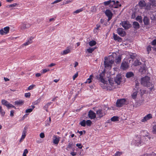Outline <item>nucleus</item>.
I'll return each mask as SVG.
<instances>
[{
    "label": "nucleus",
    "mask_w": 156,
    "mask_h": 156,
    "mask_svg": "<svg viewBox=\"0 0 156 156\" xmlns=\"http://www.w3.org/2000/svg\"><path fill=\"white\" fill-rule=\"evenodd\" d=\"M9 27H6L4 28V30L5 32V34H6L8 33L9 30Z\"/></svg>",
    "instance_id": "2f4dec72"
},
{
    "label": "nucleus",
    "mask_w": 156,
    "mask_h": 156,
    "mask_svg": "<svg viewBox=\"0 0 156 156\" xmlns=\"http://www.w3.org/2000/svg\"><path fill=\"white\" fill-rule=\"evenodd\" d=\"M113 38L115 40L119 42H121L122 41V39L121 37L117 34H115L114 33L113 34Z\"/></svg>",
    "instance_id": "2eb2a0df"
},
{
    "label": "nucleus",
    "mask_w": 156,
    "mask_h": 156,
    "mask_svg": "<svg viewBox=\"0 0 156 156\" xmlns=\"http://www.w3.org/2000/svg\"><path fill=\"white\" fill-rule=\"evenodd\" d=\"M111 2H114L113 1H112L111 0H109L105 2H104V5H105L107 6L108 5H110V3Z\"/></svg>",
    "instance_id": "473e14b6"
},
{
    "label": "nucleus",
    "mask_w": 156,
    "mask_h": 156,
    "mask_svg": "<svg viewBox=\"0 0 156 156\" xmlns=\"http://www.w3.org/2000/svg\"><path fill=\"white\" fill-rule=\"evenodd\" d=\"M105 67L106 69H110L112 68V64L114 63V61L110 59V58L105 57L104 58Z\"/></svg>",
    "instance_id": "f03ea898"
},
{
    "label": "nucleus",
    "mask_w": 156,
    "mask_h": 156,
    "mask_svg": "<svg viewBox=\"0 0 156 156\" xmlns=\"http://www.w3.org/2000/svg\"><path fill=\"white\" fill-rule=\"evenodd\" d=\"M136 86H135L136 88H138V87L139 86V83H138V82L137 81V82H136Z\"/></svg>",
    "instance_id": "69168bd1"
},
{
    "label": "nucleus",
    "mask_w": 156,
    "mask_h": 156,
    "mask_svg": "<svg viewBox=\"0 0 156 156\" xmlns=\"http://www.w3.org/2000/svg\"><path fill=\"white\" fill-rule=\"evenodd\" d=\"M143 21L145 25H148L149 24V21L148 18L146 16L144 17L143 19Z\"/></svg>",
    "instance_id": "dca6fc26"
},
{
    "label": "nucleus",
    "mask_w": 156,
    "mask_h": 156,
    "mask_svg": "<svg viewBox=\"0 0 156 156\" xmlns=\"http://www.w3.org/2000/svg\"><path fill=\"white\" fill-rule=\"evenodd\" d=\"M30 93H26L25 94V96L26 98H30Z\"/></svg>",
    "instance_id": "603ef678"
},
{
    "label": "nucleus",
    "mask_w": 156,
    "mask_h": 156,
    "mask_svg": "<svg viewBox=\"0 0 156 156\" xmlns=\"http://www.w3.org/2000/svg\"><path fill=\"white\" fill-rule=\"evenodd\" d=\"M91 82V80H90V78H88L87 79V81H86L85 82V83H90Z\"/></svg>",
    "instance_id": "338daca9"
},
{
    "label": "nucleus",
    "mask_w": 156,
    "mask_h": 156,
    "mask_svg": "<svg viewBox=\"0 0 156 156\" xmlns=\"http://www.w3.org/2000/svg\"><path fill=\"white\" fill-rule=\"evenodd\" d=\"M17 5V3H14L9 5V7H14Z\"/></svg>",
    "instance_id": "864d4df0"
},
{
    "label": "nucleus",
    "mask_w": 156,
    "mask_h": 156,
    "mask_svg": "<svg viewBox=\"0 0 156 156\" xmlns=\"http://www.w3.org/2000/svg\"><path fill=\"white\" fill-rule=\"evenodd\" d=\"M121 68L123 70L126 69L129 67L128 63L126 62H122L121 65Z\"/></svg>",
    "instance_id": "ddd939ff"
},
{
    "label": "nucleus",
    "mask_w": 156,
    "mask_h": 156,
    "mask_svg": "<svg viewBox=\"0 0 156 156\" xmlns=\"http://www.w3.org/2000/svg\"><path fill=\"white\" fill-rule=\"evenodd\" d=\"M151 3H148L146 5H145L146 8L145 9L147 10H150L151 8Z\"/></svg>",
    "instance_id": "f704fd0d"
},
{
    "label": "nucleus",
    "mask_w": 156,
    "mask_h": 156,
    "mask_svg": "<svg viewBox=\"0 0 156 156\" xmlns=\"http://www.w3.org/2000/svg\"><path fill=\"white\" fill-rule=\"evenodd\" d=\"M78 76V72H77L73 76V80H75V78L77 77Z\"/></svg>",
    "instance_id": "5fc2aeb1"
},
{
    "label": "nucleus",
    "mask_w": 156,
    "mask_h": 156,
    "mask_svg": "<svg viewBox=\"0 0 156 156\" xmlns=\"http://www.w3.org/2000/svg\"><path fill=\"white\" fill-rule=\"evenodd\" d=\"M32 108H29L26 110V113H30L32 111L33 109L35 108V106L34 105L31 106Z\"/></svg>",
    "instance_id": "a878e982"
},
{
    "label": "nucleus",
    "mask_w": 156,
    "mask_h": 156,
    "mask_svg": "<svg viewBox=\"0 0 156 156\" xmlns=\"http://www.w3.org/2000/svg\"><path fill=\"white\" fill-rule=\"evenodd\" d=\"M48 107L47 106V105H45L44 107V109L45 110H46V111H47V112H48Z\"/></svg>",
    "instance_id": "774afa93"
},
{
    "label": "nucleus",
    "mask_w": 156,
    "mask_h": 156,
    "mask_svg": "<svg viewBox=\"0 0 156 156\" xmlns=\"http://www.w3.org/2000/svg\"><path fill=\"white\" fill-rule=\"evenodd\" d=\"M6 107H7V108L9 109L11 108L14 107V106L12 104H10L9 103L7 105Z\"/></svg>",
    "instance_id": "de8ad7c7"
},
{
    "label": "nucleus",
    "mask_w": 156,
    "mask_h": 156,
    "mask_svg": "<svg viewBox=\"0 0 156 156\" xmlns=\"http://www.w3.org/2000/svg\"><path fill=\"white\" fill-rule=\"evenodd\" d=\"M151 47L150 46H148L147 47V49L148 52V54H149L150 51L151 50Z\"/></svg>",
    "instance_id": "8fccbe9b"
},
{
    "label": "nucleus",
    "mask_w": 156,
    "mask_h": 156,
    "mask_svg": "<svg viewBox=\"0 0 156 156\" xmlns=\"http://www.w3.org/2000/svg\"><path fill=\"white\" fill-rule=\"evenodd\" d=\"M122 78L120 75H117L114 78V80L112 79H110L108 80L109 83L112 86V88H116V85H119L122 81Z\"/></svg>",
    "instance_id": "f257e3e1"
},
{
    "label": "nucleus",
    "mask_w": 156,
    "mask_h": 156,
    "mask_svg": "<svg viewBox=\"0 0 156 156\" xmlns=\"http://www.w3.org/2000/svg\"><path fill=\"white\" fill-rule=\"evenodd\" d=\"M126 101V99L124 98L118 100L116 103V106L117 107H122L125 104Z\"/></svg>",
    "instance_id": "423d86ee"
},
{
    "label": "nucleus",
    "mask_w": 156,
    "mask_h": 156,
    "mask_svg": "<svg viewBox=\"0 0 156 156\" xmlns=\"http://www.w3.org/2000/svg\"><path fill=\"white\" fill-rule=\"evenodd\" d=\"M70 51V50L69 49H68L63 51L61 52V54L62 55H66Z\"/></svg>",
    "instance_id": "4be33fe9"
},
{
    "label": "nucleus",
    "mask_w": 156,
    "mask_h": 156,
    "mask_svg": "<svg viewBox=\"0 0 156 156\" xmlns=\"http://www.w3.org/2000/svg\"><path fill=\"white\" fill-rule=\"evenodd\" d=\"M51 117H50L49 118V120H48V122L46 124V126H49V125H50V123L51 122Z\"/></svg>",
    "instance_id": "4d7b16f0"
},
{
    "label": "nucleus",
    "mask_w": 156,
    "mask_h": 156,
    "mask_svg": "<svg viewBox=\"0 0 156 156\" xmlns=\"http://www.w3.org/2000/svg\"><path fill=\"white\" fill-rule=\"evenodd\" d=\"M145 70V68L144 66L143 67H141L139 69V71L141 73H143L144 71Z\"/></svg>",
    "instance_id": "79ce46f5"
},
{
    "label": "nucleus",
    "mask_w": 156,
    "mask_h": 156,
    "mask_svg": "<svg viewBox=\"0 0 156 156\" xmlns=\"http://www.w3.org/2000/svg\"><path fill=\"white\" fill-rule=\"evenodd\" d=\"M112 1H113L114 2H111L110 3L109 7L111 8H113L114 5H115V2L114 0H112Z\"/></svg>",
    "instance_id": "58836bf2"
},
{
    "label": "nucleus",
    "mask_w": 156,
    "mask_h": 156,
    "mask_svg": "<svg viewBox=\"0 0 156 156\" xmlns=\"http://www.w3.org/2000/svg\"><path fill=\"white\" fill-rule=\"evenodd\" d=\"M31 25L27 22L22 23L20 25V27L21 30H24L30 27Z\"/></svg>",
    "instance_id": "0eeeda50"
},
{
    "label": "nucleus",
    "mask_w": 156,
    "mask_h": 156,
    "mask_svg": "<svg viewBox=\"0 0 156 156\" xmlns=\"http://www.w3.org/2000/svg\"><path fill=\"white\" fill-rule=\"evenodd\" d=\"M105 13L106 16L108 17V21H109L112 18L113 16L112 12L110 9H107L105 10Z\"/></svg>",
    "instance_id": "6e6552de"
},
{
    "label": "nucleus",
    "mask_w": 156,
    "mask_h": 156,
    "mask_svg": "<svg viewBox=\"0 0 156 156\" xmlns=\"http://www.w3.org/2000/svg\"><path fill=\"white\" fill-rule=\"evenodd\" d=\"M14 110H11L10 111V116L11 117H12L14 115Z\"/></svg>",
    "instance_id": "680f3d73"
},
{
    "label": "nucleus",
    "mask_w": 156,
    "mask_h": 156,
    "mask_svg": "<svg viewBox=\"0 0 156 156\" xmlns=\"http://www.w3.org/2000/svg\"><path fill=\"white\" fill-rule=\"evenodd\" d=\"M119 118L118 116H114L111 118V120L113 122L117 121H119Z\"/></svg>",
    "instance_id": "393cba45"
},
{
    "label": "nucleus",
    "mask_w": 156,
    "mask_h": 156,
    "mask_svg": "<svg viewBox=\"0 0 156 156\" xmlns=\"http://www.w3.org/2000/svg\"><path fill=\"white\" fill-rule=\"evenodd\" d=\"M96 114L91 110L89 112L88 115L89 118L91 119H94L96 118Z\"/></svg>",
    "instance_id": "9b49d317"
},
{
    "label": "nucleus",
    "mask_w": 156,
    "mask_h": 156,
    "mask_svg": "<svg viewBox=\"0 0 156 156\" xmlns=\"http://www.w3.org/2000/svg\"><path fill=\"white\" fill-rule=\"evenodd\" d=\"M96 44V41H94L93 40L90 41L89 42V45L91 46H92L95 45Z\"/></svg>",
    "instance_id": "c756f323"
},
{
    "label": "nucleus",
    "mask_w": 156,
    "mask_h": 156,
    "mask_svg": "<svg viewBox=\"0 0 156 156\" xmlns=\"http://www.w3.org/2000/svg\"><path fill=\"white\" fill-rule=\"evenodd\" d=\"M41 99L40 98L38 99L37 100L34 101L33 103L34 105H37L41 101Z\"/></svg>",
    "instance_id": "c9c22d12"
},
{
    "label": "nucleus",
    "mask_w": 156,
    "mask_h": 156,
    "mask_svg": "<svg viewBox=\"0 0 156 156\" xmlns=\"http://www.w3.org/2000/svg\"><path fill=\"white\" fill-rule=\"evenodd\" d=\"M150 17L152 20H156V12H153L150 15Z\"/></svg>",
    "instance_id": "f3484780"
},
{
    "label": "nucleus",
    "mask_w": 156,
    "mask_h": 156,
    "mask_svg": "<svg viewBox=\"0 0 156 156\" xmlns=\"http://www.w3.org/2000/svg\"><path fill=\"white\" fill-rule=\"evenodd\" d=\"M80 124L82 126H85L86 124L85 120H83L80 122Z\"/></svg>",
    "instance_id": "37998d69"
},
{
    "label": "nucleus",
    "mask_w": 156,
    "mask_h": 156,
    "mask_svg": "<svg viewBox=\"0 0 156 156\" xmlns=\"http://www.w3.org/2000/svg\"><path fill=\"white\" fill-rule=\"evenodd\" d=\"M151 44L152 45H154L156 44V40L154 39L151 42Z\"/></svg>",
    "instance_id": "e2e57ef3"
},
{
    "label": "nucleus",
    "mask_w": 156,
    "mask_h": 156,
    "mask_svg": "<svg viewBox=\"0 0 156 156\" xmlns=\"http://www.w3.org/2000/svg\"><path fill=\"white\" fill-rule=\"evenodd\" d=\"M84 152L83 150H79V154L81 156H83L84 154Z\"/></svg>",
    "instance_id": "a18cd8bd"
},
{
    "label": "nucleus",
    "mask_w": 156,
    "mask_h": 156,
    "mask_svg": "<svg viewBox=\"0 0 156 156\" xmlns=\"http://www.w3.org/2000/svg\"><path fill=\"white\" fill-rule=\"evenodd\" d=\"M94 48H90L87 49V51L89 53H91L95 49Z\"/></svg>",
    "instance_id": "a19ab883"
},
{
    "label": "nucleus",
    "mask_w": 156,
    "mask_h": 156,
    "mask_svg": "<svg viewBox=\"0 0 156 156\" xmlns=\"http://www.w3.org/2000/svg\"><path fill=\"white\" fill-rule=\"evenodd\" d=\"M136 20L137 21H138L140 23H142V17L140 16H138L136 18Z\"/></svg>",
    "instance_id": "5701e85b"
},
{
    "label": "nucleus",
    "mask_w": 156,
    "mask_h": 156,
    "mask_svg": "<svg viewBox=\"0 0 156 156\" xmlns=\"http://www.w3.org/2000/svg\"><path fill=\"white\" fill-rule=\"evenodd\" d=\"M55 139L53 140V143L55 144H58L59 141V140L57 138L56 136H54Z\"/></svg>",
    "instance_id": "412c9836"
},
{
    "label": "nucleus",
    "mask_w": 156,
    "mask_h": 156,
    "mask_svg": "<svg viewBox=\"0 0 156 156\" xmlns=\"http://www.w3.org/2000/svg\"><path fill=\"white\" fill-rule=\"evenodd\" d=\"M34 38V37H31L27 41V42L28 45L32 43V39Z\"/></svg>",
    "instance_id": "ea45409f"
},
{
    "label": "nucleus",
    "mask_w": 156,
    "mask_h": 156,
    "mask_svg": "<svg viewBox=\"0 0 156 156\" xmlns=\"http://www.w3.org/2000/svg\"><path fill=\"white\" fill-rule=\"evenodd\" d=\"M150 81V78L148 76H145L141 79V83L144 87H150L151 85Z\"/></svg>",
    "instance_id": "7ed1b4c3"
},
{
    "label": "nucleus",
    "mask_w": 156,
    "mask_h": 156,
    "mask_svg": "<svg viewBox=\"0 0 156 156\" xmlns=\"http://www.w3.org/2000/svg\"><path fill=\"white\" fill-rule=\"evenodd\" d=\"M152 118V115L151 114H149L145 117H144L141 120L142 122H144L147 120Z\"/></svg>",
    "instance_id": "f8f14e48"
},
{
    "label": "nucleus",
    "mask_w": 156,
    "mask_h": 156,
    "mask_svg": "<svg viewBox=\"0 0 156 156\" xmlns=\"http://www.w3.org/2000/svg\"><path fill=\"white\" fill-rule=\"evenodd\" d=\"M70 2V1L69 0H66V1H64L63 2V4L65 5V4H67L69 3V2Z\"/></svg>",
    "instance_id": "13d9d810"
},
{
    "label": "nucleus",
    "mask_w": 156,
    "mask_h": 156,
    "mask_svg": "<svg viewBox=\"0 0 156 156\" xmlns=\"http://www.w3.org/2000/svg\"><path fill=\"white\" fill-rule=\"evenodd\" d=\"M0 34L1 35H3L4 34H5V32L3 29H1L0 30Z\"/></svg>",
    "instance_id": "bf43d9fd"
},
{
    "label": "nucleus",
    "mask_w": 156,
    "mask_h": 156,
    "mask_svg": "<svg viewBox=\"0 0 156 156\" xmlns=\"http://www.w3.org/2000/svg\"><path fill=\"white\" fill-rule=\"evenodd\" d=\"M104 76V73L103 72H102L99 75L96 76L95 78L101 82L102 83H106V82L103 79Z\"/></svg>",
    "instance_id": "39448f33"
},
{
    "label": "nucleus",
    "mask_w": 156,
    "mask_h": 156,
    "mask_svg": "<svg viewBox=\"0 0 156 156\" xmlns=\"http://www.w3.org/2000/svg\"><path fill=\"white\" fill-rule=\"evenodd\" d=\"M137 94V91H136L133 92L132 95V97L133 98L135 99L136 98Z\"/></svg>",
    "instance_id": "e433bc0d"
},
{
    "label": "nucleus",
    "mask_w": 156,
    "mask_h": 156,
    "mask_svg": "<svg viewBox=\"0 0 156 156\" xmlns=\"http://www.w3.org/2000/svg\"><path fill=\"white\" fill-rule=\"evenodd\" d=\"M40 136L41 138H44L45 137L44 133H41L40 134Z\"/></svg>",
    "instance_id": "6e6d98bb"
},
{
    "label": "nucleus",
    "mask_w": 156,
    "mask_h": 156,
    "mask_svg": "<svg viewBox=\"0 0 156 156\" xmlns=\"http://www.w3.org/2000/svg\"><path fill=\"white\" fill-rule=\"evenodd\" d=\"M2 104L5 106H6L9 102L5 99H3L1 101Z\"/></svg>",
    "instance_id": "c85d7f7f"
},
{
    "label": "nucleus",
    "mask_w": 156,
    "mask_h": 156,
    "mask_svg": "<svg viewBox=\"0 0 156 156\" xmlns=\"http://www.w3.org/2000/svg\"><path fill=\"white\" fill-rule=\"evenodd\" d=\"M35 86V85L32 84L28 87L27 89L28 90H31Z\"/></svg>",
    "instance_id": "09e8293b"
},
{
    "label": "nucleus",
    "mask_w": 156,
    "mask_h": 156,
    "mask_svg": "<svg viewBox=\"0 0 156 156\" xmlns=\"http://www.w3.org/2000/svg\"><path fill=\"white\" fill-rule=\"evenodd\" d=\"M152 131L154 134H156V125L153 126Z\"/></svg>",
    "instance_id": "c03bdc74"
},
{
    "label": "nucleus",
    "mask_w": 156,
    "mask_h": 156,
    "mask_svg": "<svg viewBox=\"0 0 156 156\" xmlns=\"http://www.w3.org/2000/svg\"><path fill=\"white\" fill-rule=\"evenodd\" d=\"M0 113L2 116H3L5 114V112L4 110L2 109V107L0 106Z\"/></svg>",
    "instance_id": "cd10ccee"
},
{
    "label": "nucleus",
    "mask_w": 156,
    "mask_h": 156,
    "mask_svg": "<svg viewBox=\"0 0 156 156\" xmlns=\"http://www.w3.org/2000/svg\"><path fill=\"white\" fill-rule=\"evenodd\" d=\"M106 108V107L101 108L96 111V114L97 115V117L96 118L97 119L98 118L100 119L106 115V112L105 108Z\"/></svg>",
    "instance_id": "20e7f679"
},
{
    "label": "nucleus",
    "mask_w": 156,
    "mask_h": 156,
    "mask_svg": "<svg viewBox=\"0 0 156 156\" xmlns=\"http://www.w3.org/2000/svg\"><path fill=\"white\" fill-rule=\"evenodd\" d=\"M26 129L25 128V127L24 129V130L22 132V135L21 136V137L20 140V142H21V141L23 140L26 136Z\"/></svg>",
    "instance_id": "a211bd4d"
},
{
    "label": "nucleus",
    "mask_w": 156,
    "mask_h": 156,
    "mask_svg": "<svg viewBox=\"0 0 156 156\" xmlns=\"http://www.w3.org/2000/svg\"><path fill=\"white\" fill-rule=\"evenodd\" d=\"M133 27L136 30L139 29L140 27L139 24L137 22L135 21L133 22Z\"/></svg>",
    "instance_id": "4468645a"
},
{
    "label": "nucleus",
    "mask_w": 156,
    "mask_h": 156,
    "mask_svg": "<svg viewBox=\"0 0 156 156\" xmlns=\"http://www.w3.org/2000/svg\"><path fill=\"white\" fill-rule=\"evenodd\" d=\"M86 123L87 126H90L91 125L92 122L90 120H88L86 121Z\"/></svg>",
    "instance_id": "4c0bfd02"
},
{
    "label": "nucleus",
    "mask_w": 156,
    "mask_h": 156,
    "mask_svg": "<svg viewBox=\"0 0 156 156\" xmlns=\"http://www.w3.org/2000/svg\"><path fill=\"white\" fill-rule=\"evenodd\" d=\"M121 55H119L118 58L116 59L115 62L117 63H119L120 62L121 60Z\"/></svg>",
    "instance_id": "72a5a7b5"
},
{
    "label": "nucleus",
    "mask_w": 156,
    "mask_h": 156,
    "mask_svg": "<svg viewBox=\"0 0 156 156\" xmlns=\"http://www.w3.org/2000/svg\"><path fill=\"white\" fill-rule=\"evenodd\" d=\"M139 5L141 7H144L145 6V2L144 1H140L139 3Z\"/></svg>",
    "instance_id": "bb28decb"
},
{
    "label": "nucleus",
    "mask_w": 156,
    "mask_h": 156,
    "mask_svg": "<svg viewBox=\"0 0 156 156\" xmlns=\"http://www.w3.org/2000/svg\"><path fill=\"white\" fill-rule=\"evenodd\" d=\"M130 58L132 59H135V55H134V54H133V55H130Z\"/></svg>",
    "instance_id": "052dcab7"
},
{
    "label": "nucleus",
    "mask_w": 156,
    "mask_h": 156,
    "mask_svg": "<svg viewBox=\"0 0 156 156\" xmlns=\"http://www.w3.org/2000/svg\"><path fill=\"white\" fill-rule=\"evenodd\" d=\"M134 76V74L133 72H127L126 74V76L127 78H129Z\"/></svg>",
    "instance_id": "6ab92c4d"
},
{
    "label": "nucleus",
    "mask_w": 156,
    "mask_h": 156,
    "mask_svg": "<svg viewBox=\"0 0 156 156\" xmlns=\"http://www.w3.org/2000/svg\"><path fill=\"white\" fill-rule=\"evenodd\" d=\"M117 31L118 34L121 37H124L126 34V32L122 28H118Z\"/></svg>",
    "instance_id": "9d476101"
},
{
    "label": "nucleus",
    "mask_w": 156,
    "mask_h": 156,
    "mask_svg": "<svg viewBox=\"0 0 156 156\" xmlns=\"http://www.w3.org/2000/svg\"><path fill=\"white\" fill-rule=\"evenodd\" d=\"M141 63L138 60H136L134 62L133 65L135 66H137L141 64Z\"/></svg>",
    "instance_id": "b1692460"
},
{
    "label": "nucleus",
    "mask_w": 156,
    "mask_h": 156,
    "mask_svg": "<svg viewBox=\"0 0 156 156\" xmlns=\"http://www.w3.org/2000/svg\"><path fill=\"white\" fill-rule=\"evenodd\" d=\"M72 146H73L72 143L71 142L69 143L66 147V149L68 150L69 149H70L72 147Z\"/></svg>",
    "instance_id": "49530a36"
},
{
    "label": "nucleus",
    "mask_w": 156,
    "mask_h": 156,
    "mask_svg": "<svg viewBox=\"0 0 156 156\" xmlns=\"http://www.w3.org/2000/svg\"><path fill=\"white\" fill-rule=\"evenodd\" d=\"M24 101H23L17 100L15 102V105H22L23 104Z\"/></svg>",
    "instance_id": "aec40b11"
},
{
    "label": "nucleus",
    "mask_w": 156,
    "mask_h": 156,
    "mask_svg": "<svg viewBox=\"0 0 156 156\" xmlns=\"http://www.w3.org/2000/svg\"><path fill=\"white\" fill-rule=\"evenodd\" d=\"M28 153V151L27 149H25L23 152V156H26V154Z\"/></svg>",
    "instance_id": "3c124183"
},
{
    "label": "nucleus",
    "mask_w": 156,
    "mask_h": 156,
    "mask_svg": "<svg viewBox=\"0 0 156 156\" xmlns=\"http://www.w3.org/2000/svg\"><path fill=\"white\" fill-rule=\"evenodd\" d=\"M120 24L125 29H127L131 27V25L128 21H123L120 23Z\"/></svg>",
    "instance_id": "1a4fd4ad"
},
{
    "label": "nucleus",
    "mask_w": 156,
    "mask_h": 156,
    "mask_svg": "<svg viewBox=\"0 0 156 156\" xmlns=\"http://www.w3.org/2000/svg\"><path fill=\"white\" fill-rule=\"evenodd\" d=\"M150 2L152 6H156V0H150Z\"/></svg>",
    "instance_id": "7c9ffc66"
},
{
    "label": "nucleus",
    "mask_w": 156,
    "mask_h": 156,
    "mask_svg": "<svg viewBox=\"0 0 156 156\" xmlns=\"http://www.w3.org/2000/svg\"><path fill=\"white\" fill-rule=\"evenodd\" d=\"M49 71V69H44L43 70L42 73H45L46 72H47L48 71Z\"/></svg>",
    "instance_id": "0e129e2a"
}]
</instances>
